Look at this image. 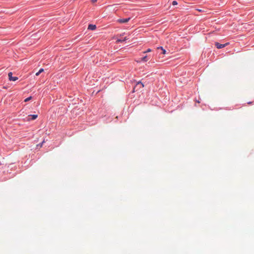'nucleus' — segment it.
Segmentation results:
<instances>
[{
  "mask_svg": "<svg viewBox=\"0 0 254 254\" xmlns=\"http://www.w3.org/2000/svg\"><path fill=\"white\" fill-rule=\"evenodd\" d=\"M228 44H229V43H226V44H221L218 42H215V43L216 47L218 49L223 48L225 47H226V46H227Z\"/></svg>",
  "mask_w": 254,
  "mask_h": 254,
  "instance_id": "2",
  "label": "nucleus"
},
{
  "mask_svg": "<svg viewBox=\"0 0 254 254\" xmlns=\"http://www.w3.org/2000/svg\"><path fill=\"white\" fill-rule=\"evenodd\" d=\"M31 98H32L31 96L29 97L24 100V102H27V101H29L30 100H31Z\"/></svg>",
  "mask_w": 254,
  "mask_h": 254,
  "instance_id": "11",
  "label": "nucleus"
},
{
  "mask_svg": "<svg viewBox=\"0 0 254 254\" xmlns=\"http://www.w3.org/2000/svg\"><path fill=\"white\" fill-rule=\"evenodd\" d=\"M8 79L10 81H15L18 79V77L16 76H12V73L10 72L8 74Z\"/></svg>",
  "mask_w": 254,
  "mask_h": 254,
  "instance_id": "1",
  "label": "nucleus"
},
{
  "mask_svg": "<svg viewBox=\"0 0 254 254\" xmlns=\"http://www.w3.org/2000/svg\"><path fill=\"white\" fill-rule=\"evenodd\" d=\"M44 71L43 68H41L38 72L36 73V75L38 76L41 73Z\"/></svg>",
  "mask_w": 254,
  "mask_h": 254,
  "instance_id": "8",
  "label": "nucleus"
},
{
  "mask_svg": "<svg viewBox=\"0 0 254 254\" xmlns=\"http://www.w3.org/2000/svg\"><path fill=\"white\" fill-rule=\"evenodd\" d=\"M130 19V18H123V19H119L117 20V22L120 23H127Z\"/></svg>",
  "mask_w": 254,
  "mask_h": 254,
  "instance_id": "3",
  "label": "nucleus"
},
{
  "mask_svg": "<svg viewBox=\"0 0 254 254\" xmlns=\"http://www.w3.org/2000/svg\"><path fill=\"white\" fill-rule=\"evenodd\" d=\"M148 60V58L147 56H145L141 59V61H143V62H147Z\"/></svg>",
  "mask_w": 254,
  "mask_h": 254,
  "instance_id": "7",
  "label": "nucleus"
},
{
  "mask_svg": "<svg viewBox=\"0 0 254 254\" xmlns=\"http://www.w3.org/2000/svg\"><path fill=\"white\" fill-rule=\"evenodd\" d=\"M44 142V141H43L42 142V143H41V144H38V145H37V146H39L40 147H41L42 146V144H43V143Z\"/></svg>",
  "mask_w": 254,
  "mask_h": 254,
  "instance_id": "14",
  "label": "nucleus"
},
{
  "mask_svg": "<svg viewBox=\"0 0 254 254\" xmlns=\"http://www.w3.org/2000/svg\"><path fill=\"white\" fill-rule=\"evenodd\" d=\"M151 51H152L151 49H148L146 51L143 52V53L145 54V53H146L150 52Z\"/></svg>",
  "mask_w": 254,
  "mask_h": 254,
  "instance_id": "12",
  "label": "nucleus"
},
{
  "mask_svg": "<svg viewBox=\"0 0 254 254\" xmlns=\"http://www.w3.org/2000/svg\"><path fill=\"white\" fill-rule=\"evenodd\" d=\"M127 37H125L124 39H118L117 40V42L119 43V42H123L125 41H126V40H127Z\"/></svg>",
  "mask_w": 254,
  "mask_h": 254,
  "instance_id": "9",
  "label": "nucleus"
},
{
  "mask_svg": "<svg viewBox=\"0 0 254 254\" xmlns=\"http://www.w3.org/2000/svg\"><path fill=\"white\" fill-rule=\"evenodd\" d=\"M177 4H178V2H177V1H176V0H174V1L172 2V4H173V5H177Z\"/></svg>",
  "mask_w": 254,
  "mask_h": 254,
  "instance_id": "13",
  "label": "nucleus"
},
{
  "mask_svg": "<svg viewBox=\"0 0 254 254\" xmlns=\"http://www.w3.org/2000/svg\"><path fill=\"white\" fill-rule=\"evenodd\" d=\"M139 84H141L142 88L144 87L143 84L142 83H141V82H140V81L137 82V83L136 84V86H138Z\"/></svg>",
  "mask_w": 254,
  "mask_h": 254,
  "instance_id": "10",
  "label": "nucleus"
},
{
  "mask_svg": "<svg viewBox=\"0 0 254 254\" xmlns=\"http://www.w3.org/2000/svg\"><path fill=\"white\" fill-rule=\"evenodd\" d=\"M93 1H96V0H92Z\"/></svg>",
  "mask_w": 254,
  "mask_h": 254,
  "instance_id": "16",
  "label": "nucleus"
},
{
  "mask_svg": "<svg viewBox=\"0 0 254 254\" xmlns=\"http://www.w3.org/2000/svg\"><path fill=\"white\" fill-rule=\"evenodd\" d=\"M157 50H160L161 51V53L163 55H165L166 54V51L162 47H158Z\"/></svg>",
  "mask_w": 254,
  "mask_h": 254,
  "instance_id": "5",
  "label": "nucleus"
},
{
  "mask_svg": "<svg viewBox=\"0 0 254 254\" xmlns=\"http://www.w3.org/2000/svg\"><path fill=\"white\" fill-rule=\"evenodd\" d=\"M29 117H31V118L30 119V120H34L36 119H37L38 116H37V115H29ZM28 120H30V119H28Z\"/></svg>",
  "mask_w": 254,
  "mask_h": 254,
  "instance_id": "6",
  "label": "nucleus"
},
{
  "mask_svg": "<svg viewBox=\"0 0 254 254\" xmlns=\"http://www.w3.org/2000/svg\"><path fill=\"white\" fill-rule=\"evenodd\" d=\"M197 10H198V11H199V12H201V11H202V10L201 9H197Z\"/></svg>",
  "mask_w": 254,
  "mask_h": 254,
  "instance_id": "15",
  "label": "nucleus"
},
{
  "mask_svg": "<svg viewBox=\"0 0 254 254\" xmlns=\"http://www.w3.org/2000/svg\"><path fill=\"white\" fill-rule=\"evenodd\" d=\"M96 28V26L95 25L89 24L88 27V29L91 30H94Z\"/></svg>",
  "mask_w": 254,
  "mask_h": 254,
  "instance_id": "4",
  "label": "nucleus"
}]
</instances>
